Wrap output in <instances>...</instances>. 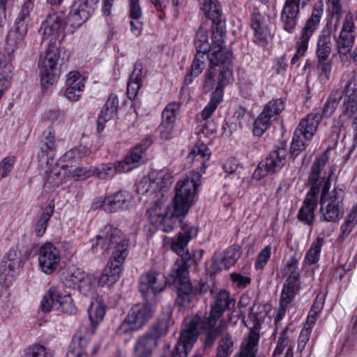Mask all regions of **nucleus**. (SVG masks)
<instances>
[{
	"mask_svg": "<svg viewBox=\"0 0 357 357\" xmlns=\"http://www.w3.org/2000/svg\"><path fill=\"white\" fill-rule=\"evenodd\" d=\"M200 184L201 174L190 172L177 182L172 204H167V198L161 193V197L147 209L150 222L164 232L172 231L194 204Z\"/></svg>",
	"mask_w": 357,
	"mask_h": 357,
	"instance_id": "nucleus-1",
	"label": "nucleus"
},
{
	"mask_svg": "<svg viewBox=\"0 0 357 357\" xmlns=\"http://www.w3.org/2000/svg\"><path fill=\"white\" fill-rule=\"evenodd\" d=\"M234 305L229 298V293L221 289L214 296V301L211 305L210 314L203 317L202 313L190 316L185 319V328L182 331L176 350L180 357H187L188 352L197 340V336L202 332L207 333L206 342L212 344L216 337L222 332V325L215 328L218 320L225 310Z\"/></svg>",
	"mask_w": 357,
	"mask_h": 357,
	"instance_id": "nucleus-2",
	"label": "nucleus"
},
{
	"mask_svg": "<svg viewBox=\"0 0 357 357\" xmlns=\"http://www.w3.org/2000/svg\"><path fill=\"white\" fill-rule=\"evenodd\" d=\"M91 243L94 252H98L99 247L102 250H112L109 261L97 282L102 287L114 284L121 276L128 256V241L120 230L107 225Z\"/></svg>",
	"mask_w": 357,
	"mask_h": 357,
	"instance_id": "nucleus-3",
	"label": "nucleus"
},
{
	"mask_svg": "<svg viewBox=\"0 0 357 357\" xmlns=\"http://www.w3.org/2000/svg\"><path fill=\"white\" fill-rule=\"evenodd\" d=\"M225 33L222 28L213 32L211 50L206 54L210 63L203 84L206 92L211 91L215 85L225 87L234 81L232 53L225 47Z\"/></svg>",
	"mask_w": 357,
	"mask_h": 357,
	"instance_id": "nucleus-4",
	"label": "nucleus"
},
{
	"mask_svg": "<svg viewBox=\"0 0 357 357\" xmlns=\"http://www.w3.org/2000/svg\"><path fill=\"white\" fill-rule=\"evenodd\" d=\"M107 305L100 300L96 299L91 303L88 309L89 317L91 321L90 333L85 327H82L75 334L66 357H84L90 340V335L93 334L98 325L102 321L106 314Z\"/></svg>",
	"mask_w": 357,
	"mask_h": 357,
	"instance_id": "nucleus-5",
	"label": "nucleus"
},
{
	"mask_svg": "<svg viewBox=\"0 0 357 357\" xmlns=\"http://www.w3.org/2000/svg\"><path fill=\"white\" fill-rule=\"evenodd\" d=\"M146 146L135 148L131 153L122 160L115 163L100 164L96 167H91L89 171L85 172L84 177L96 176L100 179H110L117 173H126L139 167L144 162L143 150L151 144V142L146 140Z\"/></svg>",
	"mask_w": 357,
	"mask_h": 357,
	"instance_id": "nucleus-6",
	"label": "nucleus"
},
{
	"mask_svg": "<svg viewBox=\"0 0 357 357\" xmlns=\"http://www.w3.org/2000/svg\"><path fill=\"white\" fill-rule=\"evenodd\" d=\"M329 178L324 185L321 197V220L326 222H337L344 214L343 199L344 192L342 188H330Z\"/></svg>",
	"mask_w": 357,
	"mask_h": 357,
	"instance_id": "nucleus-7",
	"label": "nucleus"
},
{
	"mask_svg": "<svg viewBox=\"0 0 357 357\" xmlns=\"http://www.w3.org/2000/svg\"><path fill=\"white\" fill-rule=\"evenodd\" d=\"M33 4L31 0L27 1L23 5L20 12L15 19L14 25L7 36L5 52L6 56H9L10 62L13 54L17 49L27 33L28 27L31 22L30 11L32 10Z\"/></svg>",
	"mask_w": 357,
	"mask_h": 357,
	"instance_id": "nucleus-8",
	"label": "nucleus"
},
{
	"mask_svg": "<svg viewBox=\"0 0 357 357\" xmlns=\"http://www.w3.org/2000/svg\"><path fill=\"white\" fill-rule=\"evenodd\" d=\"M323 14L324 4L321 1H319L314 4L310 16L306 20L299 35L296 37V52L291 59L292 63H297L304 56L311 37L319 26Z\"/></svg>",
	"mask_w": 357,
	"mask_h": 357,
	"instance_id": "nucleus-9",
	"label": "nucleus"
},
{
	"mask_svg": "<svg viewBox=\"0 0 357 357\" xmlns=\"http://www.w3.org/2000/svg\"><path fill=\"white\" fill-rule=\"evenodd\" d=\"M154 312L153 303L134 305L118 327L117 333L120 335L130 334L140 330L153 317Z\"/></svg>",
	"mask_w": 357,
	"mask_h": 357,
	"instance_id": "nucleus-10",
	"label": "nucleus"
},
{
	"mask_svg": "<svg viewBox=\"0 0 357 357\" xmlns=\"http://www.w3.org/2000/svg\"><path fill=\"white\" fill-rule=\"evenodd\" d=\"M321 119V116L319 114L311 113L301 121L292 137V155L296 156L306 148L314 135Z\"/></svg>",
	"mask_w": 357,
	"mask_h": 357,
	"instance_id": "nucleus-11",
	"label": "nucleus"
},
{
	"mask_svg": "<svg viewBox=\"0 0 357 357\" xmlns=\"http://www.w3.org/2000/svg\"><path fill=\"white\" fill-rule=\"evenodd\" d=\"M24 264L23 253L19 247L10 248L0 265V283L6 287L11 286L19 276Z\"/></svg>",
	"mask_w": 357,
	"mask_h": 357,
	"instance_id": "nucleus-12",
	"label": "nucleus"
},
{
	"mask_svg": "<svg viewBox=\"0 0 357 357\" xmlns=\"http://www.w3.org/2000/svg\"><path fill=\"white\" fill-rule=\"evenodd\" d=\"M40 307L45 312L58 310L67 314H75L77 312L70 294L56 288H50L43 296Z\"/></svg>",
	"mask_w": 357,
	"mask_h": 357,
	"instance_id": "nucleus-13",
	"label": "nucleus"
},
{
	"mask_svg": "<svg viewBox=\"0 0 357 357\" xmlns=\"http://www.w3.org/2000/svg\"><path fill=\"white\" fill-rule=\"evenodd\" d=\"M59 44H48L41 56L40 83L43 88H48L58 80L60 70L57 67L60 57Z\"/></svg>",
	"mask_w": 357,
	"mask_h": 357,
	"instance_id": "nucleus-14",
	"label": "nucleus"
},
{
	"mask_svg": "<svg viewBox=\"0 0 357 357\" xmlns=\"http://www.w3.org/2000/svg\"><path fill=\"white\" fill-rule=\"evenodd\" d=\"M187 266L183 261L176 262L169 274V281L177 289V302L179 305H188L192 297V284L188 277Z\"/></svg>",
	"mask_w": 357,
	"mask_h": 357,
	"instance_id": "nucleus-15",
	"label": "nucleus"
},
{
	"mask_svg": "<svg viewBox=\"0 0 357 357\" xmlns=\"http://www.w3.org/2000/svg\"><path fill=\"white\" fill-rule=\"evenodd\" d=\"M355 31L354 18L353 14L349 12L342 20L340 32L335 39L337 54L342 62L347 59V54L354 45Z\"/></svg>",
	"mask_w": 357,
	"mask_h": 357,
	"instance_id": "nucleus-16",
	"label": "nucleus"
},
{
	"mask_svg": "<svg viewBox=\"0 0 357 357\" xmlns=\"http://www.w3.org/2000/svg\"><path fill=\"white\" fill-rule=\"evenodd\" d=\"M166 282L162 273L151 270L141 275L139 290L147 302L153 303L158 294L165 289Z\"/></svg>",
	"mask_w": 357,
	"mask_h": 357,
	"instance_id": "nucleus-17",
	"label": "nucleus"
},
{
	"mask_svg": "<svg viewBox=\"0 0 357 357\" xmlns=\"http://www.w3.org/2000/svg\"><path fill=\"white\" fill-rule=\"evenodd\" d=\"M43 40L47 44H60L66 35L69 34L63 15L59 13L50 14L41 26Z\"/></svg>",
	"mask_w": 357,
	"mask_h": 357,
	"instance_id": "nucleus-18",
	"label": "nucleus"
},
{
	"mask_svg": "<svg viewBox=\"0 0 357 357\" xmlns=\"http://www.w3.org/2000/svg\"><path fill=\"white\" fill-rule=\"evenodd\" d=\"M65 284L72 288H77L86 296L91 295L98 284L97 278L93 273H86L79 268H73L65 277Z\"/></svg>",
	"mask_w": 357,
	"mask_h": 357,
	"instance_id": "nucleus-19",
	"label": "nucleus"
},
{
	"mask_svg": "<svg viewBox=\"0 0 357 357\" xmlns=\"http://www.w3.org/2000/svg\"><path fill=\"white\" fill-rule=\"evenodd\" d=\"M59 250L51 243L42 245L38 250V265L43 273L50 275L60 264Z\"/></svg>",
	"mask_w": 357,
	"mask_h": 357,
	"instance_id": "nucleus-20",
	"label": "nucleus"
},
{
	"mask_svg": "<svg viewBox=\"0 0 357 357\" xmlns=\"http://www.w3.org/2000/svg\"><path fill=\"white\" fill-rule=\"evenodd\" d=\"M135 204L133 195L126 190L115 192L105 197L101 203L102 209L109 213L129 210Z\"/></svg>",
	"mask_w": 357,
	"mask_h": 357,
	"instance_id": "nucleus-21",
	"label": "nucleus"
},
{
	"mask_svg": "<svg viewBox=\"0 0 357 357\" xmlns=\"http://www.w3.org/2000/svg\"><path fill=\"white\" fill-rule=\"evenodd\" d=\"M286 268L290 273L284 283L281 293L280 303L282 305H288L291 303L298 291L299 273L297 270V261L292 259Z\"/></svg>",
	"mask_w": 357,
	"mask_h": 357,
	"instance_id": "nucleus-22",
	"label": "nucleus"
},
{
	"mask_svg": "<svg viewBox=\"0 0 357 357\" xmlns=\"http://www.w3.org/2000/svg\"><path fill=\"white\" fill-rule=\"evenodd\" d=\"M310 0H286L281 13V22L283 28L292 33L297 24L300 7H304Z\"/></svg>",
	"mask_w": 357,
	"mask_h": 357,
	"instance_id": "nucleus-23",
	"label": "nucleus"
},
{
	"mask_svg": "<svg viewBox=\"0 0 357 357\" xmlns=\"http://www.w3.org/2000/svg\"><path fill=\"white\" fill-rule=\"evenodd\" d=\"M329 151L328 149L326 150L312 167L308 179V182L311 185V190L309 193H313L315 195L318 192L321 184L325 180V176L323 175L322 170L328 160Z\"/></svg>",
	"mask_w": 357,
	"mask_h": 357,
	"instance_id": "nucleus-24",
	"label": "nucleus"
},
{
	"mask_svg": "<svg viewBox=\"0 0 357 357\" xmlns=\"http://www.w3.org/2000/svg\"><path fill=\"white\" fill-rule=\"evenodd\" d=\"M238 247L228 248L223 252H216L213 259V269L220 271L227 269L234 266L241 256Z\"/></svg>",
	"mask_w": 357,
	"mask_h": 357,
	"instance_id": "nucleus-25",
	"label": "nucleus"
},
{
	"mask_svg": "<svg viewBox=\"0 0 357 357\" xmlns=\"http://www.w3.org/2000/svg\"><path fill=\"white\" fill-rule=\"evenodd\" d=\"M55 154V135L52 128H47L43 134L40 153L38 157L41 160L46 161L47 165L52 164Z\"/></svg>",
	"mask_w": 357,
	"mask_h": 357,
	"instance_id": "nucleus-26",
	"label": "nucleus"
},
{
	"mask_svg": "<svg viewBox=\"0 0 357 357\" xmlns=\"http://www.w3.org/2000/svg\"><path fill=\"white\" fill-rule=\"evenodd\" d=\"M119 98L114 94H110L105 105L100 111L98 119L97 130L101 132L104 130L105 123L111 120L117 113Z\"/></svg>",
	"mask_w": 357,
	"mask_h": 357,
	"instance_id": "nucleus-27",
	"label": "nucleus"
},
{
	"mask_svg": "<svg viewBox=\"0 0 357 357\" xmlns=\"http://www.w3.org/2000/svg\"><path fill=\"white\" fill-rule=\"evenodd\" d=\"M251 26L255 31L254 42L259 46L265 47L271 38V30L262 20L261 16L254 15Z\"/></svg>",
	"mask_w": 357,
	"mask_h": 357,
	"instance_id": "nucleus-28",
	"label": "nucleus"
},
{
	"mask_svg": "<svg viewBox=\"0 0 357 357\" xmlns=\"http://www.w3.org/2000/svg\"><path fill=\"white\" fill-rule=\"evenodd\" d=\"M13 68L9 56L0 52V99L10 86Z\"/></svg>",
	"mask_w": 357,
	"mask_h": 357,
	"instance_id": "nucleus-29",
	"label": "nucleus"
},
{
	"mask_svg": "<svg viewBox=\"0 0 357 357\" xmlns=\"http://www.w3.org/2000/svg\"><path fill=\"white\" fill-rule=\"evenodd\" d=\"M130 30L133 35L139 36L143 29L142 10L139 0H128Z\"/></svg>",
	"mask_w": 357,
	"mask_h": 357,
	"instance_id": "nucleus-30",
	"label": "nucleus"
},
{
	"mask_svg": "<svg viewBox=\"0 0 357 357\" xmlns=\"http://www.w3.org/2000/svg\"><path fill=\"white\" fill-rule=\"evenodd\" d=\"M157 344L158 339L155 335L146 334L141 336L135 346V357H151L152 351Z\"/></svg>",
	"mask_w": 357,
	"mask_h": 357,
	"instance_id": "nucleus-31",
	"label": "nucleus"
},
{
	"mask_svg": "<svg viewBox=\"0 0 357 357\" xmlns=\"http://www.w3.org/2000/svg\"><path fill=\"white\" fill-rule=\"evenodd\" d=\"M89 150L84 146L72 149L66 152L59 160L61 171L66 174V169L73 167V164L79 162L82 158L86 156Z\"/></svg>",
	"mask_w": 357,
	"mask_h": 357,
	"instance_id": "nucleus-32",
	"label": "nucleus"
},
{
	"mask_svg": "<svg viewBox=\"0 0 357 357\" xmlns=\"http://www.w3.org/2000/svg\"><path fill=\"white\" fill-rule=\"evenodd\" d=\"M211 155V152L207 146L201 142L195 144L190 149L188 159L191 162H199L201 163V173L205 172L206 168V161L208 160Z\"/></svg>",
	"mask_w": 357,
	"mask_h": 357,
	"instance_id": "nucleus-33",
	"label": "nucleus"
},
{
	"mask_svg": "<svg viewBox=\"0 0 357 357\" xmlns=\"http://www.w3.org/2000/svg\"><path fill=\"white\" fill-rule=\"evenodd\" d=\"M332 50L331 31L324 29L319 34L317 44V56L318 61L327 60Z\"/></svg>",
	"mask_w": 357,
	"mask_h": 357,
	"instance_id": "nucleus-34",
	"label": "nucleus"
},
{
	"mask_svg": "<svg viewBox=\"0 0 357 357\" xmlns=\"http://www.w3.org/2000/svg\"><path fill=\"white\" fill-rule=\"evenodd\" d=\"M287 152L284 149L272 151L262 162L271 174L278 172L286 163Z\"/></svg>",
	"mask_w": 357,
	"mask_h": 357,
	"instance_id": "nucleus-35",
	"label": "nucleus"
},
{
	"mask_svg": "<svg viewBox=\"0 0 357 357\" xmlns=\"http://www.w3.org/2000/svg\"><path fill=\"white\" fill-rule=\"evenodd\" d=\"M328 236H330L329 233L327 234L322 233L312 243L310 248L305 253L303 259L304 264L312 265L318 262L320 259L321 248L324 243V238Z\"/></svg>",
	"mask_w": 357,
	"mask_h": 357,
	"instance_id": "nucleus-36",
	"label": "nucleus"
},
{
	"mask_svg": "<svg viewBox=\"0 0 357 357\" xmlns=\"http://www.w3.org/2000/svg\"><path fill=\"white\" fill-rule=\"evenodd\" d=\"M89 168H74V167L66 169V173L59 171L58 174L56 173L53 175H50L48 178L47 182L52 184L53 186H57L62 183V179L60 176L73 178L75 180H84L88 177H84L83 174H85V172L89 171Z\"/></svg>",
	"mask_w": 357,
	"mask_h": 357,
	"instance_id": "nucleus-37",
	"label": "nucleus"
},
{
	"mask_svg": "<svg viewBox=\"0 0 357 357\" xmlns=\"http://www.w3.org/2000/svg\"><path fill=\"white\" fill-rule=\"evenodd\" d=\"M149 175L153 183V191L156 193L169 187L172 183V177L167 169L153 170Z\"/></svg>",
	"mask_w": 357,
	"mask_h": 357,
	"instance_id": "nucleus-38",
	"label": "nucleus"
},
{
	"mask_svg": "<svg viewBox=\"0 0 357 357\" xmlns=\"http://www.w3.org/2000/svg\"><path fill=\"white\" fill-rule=\"evenodd\" d=\"M317 206V199L313 193H307L303 205L298 213L300 220L311 224L314 218V209Z\"/></svg>",
	"mask_w": 357,
	"mask_h": 357,
	"instance_id": "nucleus-39",
	"label": "nucleus"
},
{
	"mask_svg": "<svg viewBox=\"0 0 357 357\" xmlns=\"http://www.w3.org/2000/svg\"><path fill=\"white\" fill-rule=\"evenodd\" d=\"M224 88L216 85L215 91L212 93L208 103L204 107L200 114L203 121L207 120L215 111L218 105L222 102L224 95Z\"/></svg>",
	"mask_w": 357,
	"mask_h": 357,
	"instance_id": "nucleus-40",
	"label": "nucleus"
},
{
	"mask_svg": "<svg viewBox=\"0 0 357 357\" xmlns=\"http://www.w3.org/2000/svg\"><path fill=\"white\" fill-rule=\"evenodd\" d=\"M206 55L204 53H196L191 64L190 69L188 72L184 79L186 84H190L192 82L194 77H197L202 73L206 66Z\"/></svg>",
	"mask_w": 357,
	"mask_h": 357,
	"instance_id": "nucleus-41",
	"label": "nucleus"
},
{
	"mask_svg": "<svg viewBox=\"0 0 357 357\" xmlns=\"http://www.w3.org/2000/svg\"><path fill=\"white\" fill-rule=\"evenodd\" d=\"M199 4L207 18L213 22L219 20L221 8L218 0H199Z\"/></svg>",
	"mask_w": 357,
	"mask_h": 357,
	"instance_id": "nucleus-42",
	"label": "nucleus"
},
{
	"mask_svg": "<svg viewBox=\"0 0 357 357\" xmlns=\"http://www.w3.org/2000/svg\"><path fill=\"white\" fill-rule=\"evenodd\" d=\"M88 15L86 13H83L80 15L72 8L68 13L66 19L65 24L67 26V31L68 33H73L78 28H79L87 20Z\"/></svg>",
	"mask_w": 357,
	"mask_h": 357,
	"instance_id": "nucleus-43",
	"label": "nucleus"
},
{
	"mask_svg": "<svg viewBox=\"0 0 357 357\" xmlns=\"http://www.w3.org/2000/svg\"><path fill=\"white\" fill-rule=\"evenodd\" d=\"M88 15L86 13H83L80 15L72 8L68 13L66 19L65 24L67 26V31L68 33H73L78 28H79L87 20Z\"/></svg>",
	"mask_w": 357,
	"mask_h": 357,
	"instance_id": "nucleus-44",
	"label": "nucleus"
},
{
	"mask_svg": "<svg viewBox=\"0 0 357 357\" xmlns=\"http://www.w3.org/2000/svg\"><path fill=\"white\" fill-rule=\"evenodd\" d=\"M195 46L197 52L204 53L205 55L211 50V45L208 43V31L200 27L195 38Z\"/></svg>",
	"mask_w": 357,
	"mask_h": 357,
	"instance_id": "nucleus-45",
	"label": "nucleus"
},
{
	"mask_svg": "<svg viewBox=\"0 0 357 357\" xmlns=\"http://www.w3.org/2000/svg\"><path fill=\"white\" fill-rule=\"evenodd\" d=\"M259 342V335L251 332L246 343L243 345L241 352L234 357H256L257 347Z\"/></svg>",
	"mask_w": 357,
	"mask_h": 357,
	"instance_id": "nucleus-46",
	"label": "nucleus"
},
{
	"mask_svg": "<svg viewBox=\"0 0 357 357\" xmlns=\"http://www.w3.org/2000/svg\"><path fill=\"white\" fill-rule=\"evenodd\" d=\"M180 111V105L172 102L166 105L161 114V122L170 124H176L177 115Z\"/></svg>",
	"mask_w": 357,
	"mask_h": 357,
	"instance_id": "nucleus-47",
	"label": "nucleus"
},
{
	"mask_svg": "<svg viewBox=\"0 0 357 357\" xmlns=\"http://www.w3.org/2000/svg\"><path fill=\"white\" fill-rule=\"evenodd\" d=\"M98 0H76L71 8L82 15L84 12L89 18L97 7Z\"/></svg>",
	"mask_w": 357,
	"mask_h": 357,
	"instance_id": "nucleus-48",
	"label": "nucleus"
},
{
	"mask_svg": "<svg viewBox=\"0 0 357 357\" xmlns=\"http://www.w3.org/2000/svg\"><path fill=\"white\" fill-rule=\"evenodd\" d=\"M88 77L78 71H71L67 75L66 86H73L78 91H84Z\"/></svg>",
	"mask_w": 357,
	"mask_h": 357,
	"instance_id": "nucleus-49",
	"label": "nucleus"
},
{
	"mask_svg": "<svg viewBox=\"0 0 357 357\" xmlns=\"http://www.w3.org/2000/svg\"><path fill=\"white\" fill-rule=\"evenodd\" d=\"M165 244H169L173 252L178 255L183 256L186 252L188 242L181 237V234H177L174 238H165Z\"/></svg>",
	"mask_w": 357,
	"mask_h": 357,
	"instance_id": "nucleus-50",
	"label": "nucleus"
},
{
	"mask_svg": "<svg viewBox=\"0 0 357 357\" xmlns=\"http://www.w3.org/2000/svg\"><path fill=\"white\" fill-rule=\"evenodd\" d=\"M142 78L141 70L135 69L128 83L127 91L129 98H134L137 95L141 86Z\"/></svg>",
	"mask_w": 357,
	"mask_h": 357,
	"instance_id": "nucleus-51",
	"label": "nucleus"
},
{
	"mask_svg": "<svg viewBox=\"0 0 357 357\" xmlns=\"http://www.w3.org/2000/svg\"><path fill=\"white\" fill-rule=\"evenodd\" d=\"M233 346L234 341L231 336L225 335L219 342L215 357H230L233 352Z\"/></svg>",
	"mask_w": 357,
	"mask_h": 357,
	"instance_id": "nucleus-52",
	"label": "nucleus"
},
{
	"mask_svg": "<svg viewBox=\"0 0 357 357\" xmlns=\"http://www.w3.org/2000/svg\"><path fill=\"white\" fill-rule=\"evenodd\" d=\"M357 224V204L351 209L344 223L341 225L342 235L347 236Z\"/></svg>",
	"mask_w": 357,
	"mask_h": 357,
	"instance_id": "nucleus-53",
	"label": "nucleus"
},
{
	"mask_svg": "<svg viewBox=\"0 0 357 357\" xmlns=\"http://www.w3.org/2000/svg\"><path fill=\"white\" fill-rule=\"evenodd\" d=\"M344 76L346 83L344 86V95H341L342 98H357V81L355 76L352 73H347Z\"/></svg>",
	"mask_w": 357,
	"mask_h": 357,
	"instance_id": "nucleus-54",
	"label": "nucleus"
},
{
	"mask_svg": "<svg viewBox=\"0 0 357 357\" xmlns=\"http://www.w3.org/2000/svg\"><path fill=\"white\" fill-rule=\"evenodd\" d=\"M284 109V101L278 98L269 101L264 107L262 112L272 119L273 117L279 114Z\"/></svg>",
	"mask_w": 357,
	"mask_h": 357,
	"instance_id": "nucleus-55",
	"label": "nucleus"
},
{
	"mask_svg": "<svg viewBox=\"0 0 357 357\" xmlns=\"http://www.w3.org/2000/svg\"><path fill=\"white\" fill-rule=\"evenodd\" d=\"M271 119L261 112L253 123V134L255 136H261L269 128Z\"/></svg>",
	"mask_w": 357,
	"mask_h": 357,
	"instance_id": "nucleus-56",
	"label": "nucleus"
},
{
	"mask_svg": "<svg viewBox=\"0 0 357 357\" xmlns=\"http://www.w3.org/2000/svg\"><path fill=\"white\" fill-rule=\"evenodd\" d=\"M324 295H317L311 310L309 312L306 322L314 325L319 314L321 312L324 305Z\"/></svg>",
	"mask_w": 357,
	"mask_h": 357,
	"instance_id": "nucleus-57",
	"label": "nucleus"
},
{
	"mask_svg": "<svg viewBox=\"0 0 357 357\" xmlns=\"http://www.w3.org/2000/svg\"><path fill=\"white\" fill-rule=\"evenodd\" d=\"M271 246L268 245L259 252L254 264L255 268L257 271L263 270L267 265L271 256Z\"/></svg>",
	"mask_w": 357,
	"mask_h": 357,
	"instance_id": "nucleus-58",
	"label": "nucleus"
},
{
	"mask_svg": "<svg viewBox=\"0 0 357 357\" xmlns=\"http://www.w3.org/2000/svg\"><path fill=\"white\" fill-rule=\"evenodd\" d=\"M341 98L342 96L340 92H333L324 104L322 115L325 117L331 116L336 109Z\"/></svg>",
	"mask_w": 357,
	"mask_h": 357,
	"instance_id": "nucleus-59",
	"label": "nucleus"
},
{
	"mask_svg": "<svg viewBox=\"0 0 357 357\" xmlns=\"http://www.w3.org/2000/svg\"><path fill=\"white\" fill-rule=\"evenodd\" d=\"M53 213V209L44 211L36 224L34 232L36 236H42L47 229L48 221Z\"/></svg>",
	"mask_w": 357,
	"mask_h": 357,
	"instance_id": "nucleus-60",
	"label": "nucleus"
},
{
	"mask_svg": "<svg viewBox=\"0 0 357 357\" xmlns=\"http://www.w3.org/2000/svg\"><path fill=\"white\" fill-rule=\"evenodd\" d=\"M176 124L160 122L159 126L160 137L163 140H169L176 135Z\"/></svg>",
	"mask_w": 357,
	"mask_h": 357,
	"instance_id": "nucleus-61",
	"label": "nucleus"
},
{
	"mask_svg": "<svg viewBox=\"0 0 357 357\" xmlns=\"http://www.w3.org/2000/svg\"><path fill=\"white\" fill-rule=\"evenodd\" d=\"M137 192L139 194H149L152 195L156 193L153 191V183L151 181L149 175L142 177L137 183Z\"/></svg>",
	"mask_w": 357,
	"mask_h": 357,
	"instance_id": "nucleus-62",
	"label": "nucleus"
},
{
	"mask_svg": "<svg viewBox=\"0 0 357 357\" xmlns=\"http://www.w3.org/2000/svg\"><path fill=\"white\" fill-rule=\"evenodd\" d=\"M21 357H50V353L42 345H34L24 351Z\"/></svg>",
	"mask_w": 357,
	"mask_h": 357,
	"instance_id": "nucleus-63",
	"label": "nucleus"
},
{
	"mask_svg": "<svg viewBox=\"0 0 357 357\" xmlns=\"http://www.w3.org/2000/svg\"><path fill=\"white\" fill-rule=\"evenodd\" d=\"M257 79L254 75L241 79L239 82L241 92L245 95H251L252 91L255 89Z\"/></svg>",
	"mask_w": 357,
	"mask_h": 357,
	"instance_id": "nucleus-64",
	"label": "nucleus"
}]
</instances>
